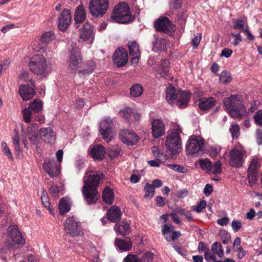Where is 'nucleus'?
<instances>
[{"label": "nucleus", "instance_id": "obj_7", "mask_svg": "<svg viewBox=\"0 0 262 262\" xmlns=\"http://www.w3.org/2000/svg\"><path fill=\"white\" fill-rule=\"evenodd\" d=\"M82 56L80 49L75 46L71 45L70 49V55L68 60V70L71 73H75L82 62Z\"/></svg>", "mask_w": 262, "mask_h": 262}, {"label": "nucleus", "instance_id": "obj_6", "mask_svg": "<svg viewBox=\"0 0 262 262\" xmlns=\"http://www.w3.org/2000/svg\"><path fill=\"white\" fill-rule=\"evenodd\" d=\"M166 147L172 156L178 154L181 149V139L180 134L177 132H171L166 137Z\"/></svg>", "mask_w": 262, "mask_h": 262}, {"label": "nucleus", "instance_id": "obj_11", "mask_svg": "<svg viewBox=\"0 0 262 262\" xmlns=\"http://www.w3.org/2000/svg\"><path fill=\"white\" fill-rule=\"evenodd\" d=\"M64 228L66 233L72 237L80 235L81 232L80 223L77 222L73 216L67 219L64 224Z\"/></svg>", "mask_w": 262, "mask_h": 262}, {"label": "nucleus", "instance_id": "obj_3", "mask_svg": "<svg viewBox=\"0 0 262 262\" xmlns=\"http://www.w3.org/2000/svg\"><path fill=\"white\" fill-rule=\"evenodd\" d=\"M204 144L205 141L200 136H191L186 144V152L193 157L200 156L204 152Z\"/></svg>", "mask_w": 262, "mask_h": 262}, {"label": "nucleus", "instance_id": "obj_26", "mask_svg": "<svg viewBox=\"0 0 262 262\" xmlns=\"http://www.w3.org/2000/svg\"><path fill=\"white\" fill-rule=\"evenodd\" d=\"M114 230L116 231L117 234H120L123 236H125L130 233L132 229L129 223L125 221H123L120 223L115 225Z\"/></svg>", "mask_w": 262, "mask_h": 262}, {"label": "nucleus", "instance_id": "obj_41", "mask_svg": "<svg viewBox=\"0 0 262 262\" xmlns=\"http://www.w3.org/2000/svg\"><path fill=\"white\" fill-rule=\"evenodd\" d=\"M128 48L130 55L134 56L135 54H140L139 46L136 41H129Z\"/></svg>", "mask_w": 262, "mask_h": 262}, {"label": "nucleus", "instance_id": "obj_42", "mask_svg": "<svg viewBox=\"0 0 262 262\" xmlns=\"http://www.w3.org/2000/svg\"><path fill=\"white\" fill-rule=\"evenodd\" d=\"M229 131L233 139L236 140L238 138L240 135V128L237 123L231 124Z\"/></svg>", "mask_w": 262, "mask_h": 262}, {"label": "nucleus", "instance_id": "obj_46", "mask_svg": "<svg viewBox=\"0 0 262 262\" xmlns=\"http://www.w3.org/2000/svg\"><path fill=\"white\" fill-rule=\"evenodd\" d=\"M135 17H111V21L120 24H127L133 22Z\"/></svg>", "mask_w": 262, "mask_h": 262}, {"label": "nucleus", "instance_id": "obj_5", "mask_svg": "<svg viewBox=\"0 0 262 262\" xmlns=\"http://www.w3.org/2000/svg\"><path fill=\"white\" fill-rule=\"evenodd\" d=\"M75 21V27L78 28L81 24H83L82 27L79 30V37L83 40H87L91 39L92 42L94 38V28L93 26L88 22H85V17H74Z\"/></svg>", "mask_w": 262, "mask_h": 262}, {"label": "nucleus", "instance_id": "obj_16", "mask_svg": "<svg viewBox=\"0 0 262 262\" xmlns=\"http://www.w3.org/2000/svg\"><path fill=\"white\" fill-rule=\"evenodd\" d=\"M229 165L232 167L239 168L244 163V154L239 150L233 148L229 152Z\"/></svg>", "mask_w": 262, "mask_h": 262}, {"label": "nucleus", "instance_id": "obj_57", "mask_svg": "<svg viewBox=\"0 0 262 262\" xmlns=\"http://www.w3.org/2000/svg\"><path fill=\"white\" fill-rule=\"evenodd\" d=\"M255 123L259 126H262V110L256 112L254 116Z\"/></svg>", "mask_w": 262, "mask_h": 262}, {"label": "nucleus", "instance_id": "obj_19", "mask_svg": "<svg viewBox=\"0 0 262 262\" xmlns=\"http://www.w3.org/2000/svg\"><path fill=\"white\" fill-rule=\"evenodd\" d=\"M40 138L45 142L54 144L56 141V134L53 129L50 127L41 128L39 130Z\"/></svg>", "mask_w": 262, "mask_h": 262}, {"label": "nucleus", "instance_id": "obj_22", "mask_svg": "<svg viewBox=\"0 0 262 262\" xmlns=\"http://www.w3.org/2000/svg\"><path fill=\"white\" fill-rule=\"evenodd\" d=\"M191 97L190 94L185 91H177V102L176 105L179 108H183L187 107Z\"/></svg>", "mask_w": 262, "mask_h": 262}, {"label": "nucleus", "instance_id": "obj_10", "mask_svg": "<svg viewBox=\"0 0 262 262\" xmlns=\"http://www.w3.org/2000/svg\"><path fill=\"white\" fill-rule=\"evenodd\" d=\"M104 175L101 172L97 171L94 173L93 171L85 172L83 180V186L91 188L98 189L101 180L103 178Z\"/></svg>", "mask_w": 262, "mask_h": 262}, {"label": "nucleus", "instance_id": "obj_64", "mask_svg": "<svg viewBox=\"0 0 262 262\" xmlns=\"http://www.w3.org/2000/svg\"><path fill=\"white\" fill-rule=\"evenodd\" d=\"M204 257L207 262H214L216 260V258L214 255V254H212L209 252H205Z\"/></svg>", "mask_w": 262, "mask_h": 262}, {"label": "nucleus", "instance_id": "obj_18", "mask_svg": "<svg viewBox=\"0 0 262 262\" xmlns=\"http://www.w3.org/2000/svg\"><path fill=\"white\" fill-rule=\"evenodd\" d=\"M113 123L110 118H107L102 121L99 125V131L103 139H107L112 134Z\"/></svg>", "mask_w": 262, "mask_h": 262}, {"label": "nucleus", "instance_id": "obj_60", "mask_svg": "<svg viewBox=\"0 0 262 262\" xmlns=\"http://www.w3.org/2000/svg\"><path fill=\"white\" fill-rule=\"evenodd\" d=\"M233 249L235 252L238 250L243 251V248L241 246V238L239 237H236L235 238L233 242Z\"/></svg>", "mask_w": 262, "mask_h": 262}, {"label": "nucleus", "instance_id": "obj_38", "mask_svg": "<svg viewBox=\"0 0 262 262\" xmlns=\"http://www.w3.org/2000/svg\"><path fill=\"white\" fill-rule=\"evenodd\" d=\"M246 23V20L245 18H240L239 19H233L232 20V28L235 30H240V32L243 31V29H245V25Z\"/></svg>", "mask_w": 262, "mask_h": 262}, {"label": "nucleus", "instance_id": "obj_62", "mask_svg": "<svg viewBox=\"0 0 262 262\" xmlns=\"http://www.w3.org/2000/svg\"><path fill=\"white\" fill-rule=\"evenodd\" d=\"M231 35L234 37V40L232 41V44L234 46H236L242 41V36L240 33H231Z\"/></svg>", "mask_w": 262, "mask_h": 262}, {"label": "nucleus", "instance_id": "obj_4", "mask_svg": "<svg viewBox=\"0 0 262 262\" xmlns=\"http://www.w3.org/2000/svg\"><path fill=\"white\" fill-rule=\"evenodd\" d=\"M30 70L37 75L46 76L48 65L47 61L43 56L41 55H35L31 59L29 63Z\"/></svg>", "mask_w": 262, "mask_h": 262}, {"label": "nucleus", "instance_id": "obj_12", "mask_svg": "<svg viewBox=\"0 0 262 262\" xmlns=\"http://www.w3.org/2000/svg\"><path fill=\"white\" fill-rule=\"evenodd\" d=\"M82 191L84 201L89 205L97 203L100 198L98 189L91 188L83 186Z\"/></svg>", "mask_w": 262, "mask_h": 262}, {"label": "nucleus", "instance_id": "obj_35", "mask_svg": "<svg viewBox=\"0 0 262 262\" xmlns=\"http://www.w3.org/2000/svg\"><path fill=\"white\" fill-rule=\"evenodd\" d=\"M177 92L175 88L172 84H170L166 92V100L169 102L174 100L177 98Z\"/></svg>", "mask_w": 262, "mask_h": 262}, {"label": "nucleus", "instance_id": "obj_17", "mask_svg": "<svg viewBox=\"0 0 262 262\" xmlns=\"http://www.w3.org/2000/svg\"><path fill=\"white\" fill-rule=\"evenodd\" d=\"M111 16H133L128 4L125 2H119L116 5Z\"/></svg>", "mask_w": 262, "mask_h": 262}, {"label": "nucleus", "instance_id": "obj_25", "mask_svg": "<svg viewBox=\"0 0 262 262\" xmlns=\"http://www.w3.org/2000/svg\"><path fill=\"white\" fill-rule=\"evenodd\" d=\"M122 213L120 208L116 206H112L107 211V219L112 222L117 223L121 219Z\"/></svg>", "mask_w": 262, "mask_h": 262}, {"label": "nucleus", "instance_id": "obj_15", "mask_svg": "<svg viewBox=\"0 0 262 262\" xmlns=\"http://www.w3.org/2000/svg\"><path fill=\"white\" fill-rule=\"evenodd\" d=\"M9 239L11 242L10 247L15 248L16 245L23 246L25 244V239L18 228L16 226L10 227Z\"/></svg>", "mask_w": 262, "mask_h": 262}, {"label": "nucleus", "instance_id": "obj_20", "mask_svg": "<svg viewBox=\"0 0 262 262\" xmlns=\"http://www.w3.org/2000/svg\"><path fill=\"white\" fill-rule=\"evenodd\" d=\"M165 125L160 119H154L151 123V134L154 138L162 136L165 132Z\"/></svg>", "mask_w": 262, "mask_h": 262}, {"label": "nucleus", "instance_id": "obj_44", "mask_svg": "<svg viewBox=\"0 0 262 262\" xmlns=\"http://www.w3.org/2000/svg\"><path fill=\"white\" fill-rule=\"evenodd\" d=\"M45 191H43V193L41 196V200L42 205L46 207L47 209H48L50 213L53 214V212L52 209L51 208V204L49 202V199L47 195V193H44Z\"/></svg>", "mask_w": 262, "mask_h": 262}, {"label": "nucleus", "instance_id": "obj_9", "mask_svg": "<svg viewBox=\"0 0 262 262\" xmlns=\"http://www.w3.org/2000/svg\"><path fill=\"white\" fill-rule=\"evenodd\" d=\"M108 7V0H91L89 10L93 16H102L107 11Z\"/></svg>", "mask_w": 262, "mask_h": 262}, {"label": "nucleus", "instance_id": "obj_51", "mask_svg": "<svg viewBox=\"0 0 262 262\" xmlns=\"http://www.w3.org/2000/svg\"><path fill=\"white\" fill-rule=\"evenodd\" d=\"M13 144L14 147L15 151L18 154L20 152V146L18 134L17 133L13 137Z\"/></svg>", "mask_w": 262, "mask_h": 262}, {"label": "nucleus", "instance_id": "obj_45", "mask_svg": "<svg viewBox=\"0 0 262 262\" xmlns=\"http://www.w3.org/2000/svg\"><path fill=\"white\" fill-rule=\"evenodd\" d=\"M211 171L213 174L217 175L222 172V164L220 160H218L212 164Z\"/></svg>", "mask_w": 262, "mask_h": 262}, {"label": "nucleus", "instance_id": "obj_24", "mask_svg": "<svg viewBox=\"0 0 262 262\" xmlns=\"http://www.w3.org/2000/svg\"><path fill=\"white\" fill-rule=\"evenodd\" d=\"M198 106L202 111H208L215 105L216 100L212 97H203L198 100Z\"/></svg>", "mask_w": 262, "mask_h": 262}, {"label": "nucleus", "instance_id": "obj_58", "mask_svg": "<svg viewBox=\"0 0 262 262\" xmlns=\"http://www.w3.org/2000/svg\"><path fill=\"white\" fill-rule=\"evenodd\" d=\"M154 255V254L152 252H147L142 256L141 259L142 261L151 262L153 260Z\"/></svg>", "mask_w": 262, "mask_h": 262}, {"label": "nucleus", "instance_id": "obj_55", "mask_svg": "<svg viewBox=\"0 0 262 262\" xmlns=\"http://www.w3.org/2000/svg\"><path fill=\"white\" fill-rule=\"evenodd\" d=\"M121 149L118 146L113 147L109 152V156L111 158H116L120 154Z\"/></svg>", "mask_w": 262, "mask_h": 262}, {"label": "nucleus", "instance_id": "obj_29", "mask_svg": "<svg viewBox=\"0 0 262 262\" xmlns=\"http://www.w3.org/2000/svg\"><path fill=\"white\" fill-rule=\"evenodd\" d=\"M115 245L119 250L123 251H129L132 248V243L130 240L127 241L120 238H116Z\"/></svg>", "mask_w": 262, "mask_h": 262}, {"label": "nucleus", "instance_id": "obj_30", "mask_svg": "<svg viewBox=\"0 0 262 262\" xmlns=\"http://www.w3.org/2000/svg\"><path fill=\"white\" fill-rule=\"evenodd\" d=\"M103 201L107 205H112L114 200L113 190L108 186H106L102 191Z\"/></svg>", "mask_w": 262, "mask_h": 262}, {"label": "nucleus", "instance_id": "obj_59", "mask_svg": "<svg viewBox=\"0 0 262 262\" xmlns=\"http://www.w3.org/2000/svg\"><path fill=\"white\" fill-rule=\"evenodd\" d=\"M50 194L53 196H57L59 193V188L57 184H52L49 189Z\"/></svg>", "mask_w": 262, "mask_h": 262}, {"label": "nucleus", "instance_id": "obj_36", "mask_svg": "<svg viewBox=\"0 0 262 262\" xmlns=\"http://www.w3.org/2000/svg\"><path fill=\"white\" fill-rule=\"evenodd\" d=\"M199 165L201 168L203 170H206L207 172L211 171V167H212V162L208 158L201 159L199 161Z\"/></svg>", "mask_w": 262, "mask_h": 262}, {"label": "nucleus", "instance_id": "obj_52", "mask_svg": "<svg viewBox=\"0 0 262 262\" xmlns=\"http://www.w3.org/2000/svg\"><path fill=\"white\" fill-rule=\"evenodd\" d=\"M19 77L20 79L24 81L25 82L30 81L31 85L33 86H35L34 80H33L32 78H29V74L27 72H22L20 75Z\"/></svg>", "mask_w": 262, "mask_h": 262}, {"label": "nucleus", "instance_id": "obj_1", "mask_svg": "<svg viewBox=\"0 0 262 262\" xmlns=\"http://www.w3.org/2000/svg\"><path fill=\"white\" fill-rule=\"evenodd\" d=\"M223 101L228 113L232 117L241 119L246 113V110L238 95H231L229 97L225 98Z\"/></svg>", "mask_w": 262, "mask_h": 262}, {"label": "nucleus", "instance_id": "obj_63", "mask_svg": "<svg viewBox=\"0 0 262 262\" xmlns=\"http://www.w3.org/2000/svg\"><path fill=\"white\" fill-rule=\"evenodd\" d=\"M257 174L258 172H248V179L249 183L252 184L256 183Z\"/></svg>", "mask_w": 262, "mask_h": 262}, {"label": "nucleus", "instance_id": "obj_53", "mask_svg": "<svg viewBox=\"0 0 262 262\" xmlns=\"http://www.w3.org/2000/svg\"><path fill=\"white\" fill-rule=\"evenodd\" d=\"M85 10L83 6L80 5L76 7L74 16H85Z\"/></svg>", "mask_w": 262, "mask_h": 262}, {"label": "nucleus", "instance_id": "obj_28", "mask_svg": "<svg viewBox=\"0 0 262 262\" xmlns=\"http://www.w3.org/2000/svg\"><path fill=\"white\" fill-rule=\"evenodd\" d=\"M155 40L152 43V50L155 52L164 51L166 49V40L161 37H158L157 35H154Z\"/></svg>", "mask_w": 262, "mask_h": 262}, {"label": "nucleus", "instance_id": "obj_21", "mask_svg": "<svg viewBox=\"0 0 262 262\" xmlns=\"http://www.w3.org/2000/svg\"><path fill=\"white\" fill-rule=\"evenodd\" d=\"M43 167L50 177L54 178L58 176L59 170L54 160H46L43 164Z\"/></svg>", "mask_w": 262, "mask_h": 262}, {"label": "nucleus", "instance_id": "obj_8", "mask_svg": "<svg viewBox=\"0 0 262 262\" xmlns=\"http://www.w3.org/2000/svg\"><path fill=\"white\" fill-rule=\"evenodd\" d=\"M156 30L168 34L170 36L174 35L176 26L169 20L168 17H159L154 22Z\"/></svg>", "mask_w": 262, "mask_h": 262}, {"label": "nucleus", "instance_id": "obj_48", "mask_svg": "<svg viewBox=\"0 0 262 262\" xmlns=\"http://www.w3.org/2000/svg\"><path fill=\"white\" fill-rule=\"evenodd\" d=\"M258 161L252 159L248 168L247 172H258Z\"/></svg>", "mask_w": 262, "mask_h": 262}, {"label": "nucleus", "instance_id": "obj_39", "mask_svg": "<svg viewBox=\"0 0 262 262\" xmlns=\"http://www.w3.org/2000/svg\"><path fill=\"white\" fill-rule=\"evenodd\" d=\"M130 95L134 97H138L143 93V88L141 84H134L130 89Z\"/></svg>", "mask_w": 262, "mask_h": 262}, {"label": "nucleus", "instance_id": "obj_50", "mask_svg": "<svg viewBox=\"0 0 262 262\" xmlns=\"http://www.w3.org/2000/svg\"><path fill=\"white\" fill-rule=\"evenodd\" d=\"M173 229L174 226L172 225L164 224L162 226V234L165 237L168 236L167 234H169Z\"/></svg>", "mask_w": 262, "mask_h": 262}, {"label": "nucleus", "instance_id": "obj_56", "mask_svg": "<svg viewBox=\"0 0 262 262\" xmlns=\"http://www.w3.org/2000/svg\"><path fill=\"white\" fill-rule=\"evenodd\" d=\"M168 167L170 169L181 173H185L187 169L183 166L177 164H168Z\"/></svg>", "mask_w": 262, "mask_h": 262}, {"label": "nucleus", "instance_id": "obj_37", "mask_svg": "<svg viewBox=\"0 0 262 262\" xmlns=\"http://www.w3.org/2000/svg\"><path fill=\"white\" fill-rule=\"evenodd\" d=\"M95 69L94 63L92 61H90L88 64V68L78 71V76L80 77H84L89 75L92 73Z\"/></svg>", "mask_w": 262, "mask_h": 262}, {"label": "nucleus", "instance_id": "obj_32", "mask_svg": "<svg viewBox=\"0 0 262 262\" xmlns=\"http://www.w3.org/2000/svg\"><path fill=\"white\" fill-rule=\"evenodd\" d=\"M71 207L69 204L68 200L64 198L60 199L58 204V209L60 212V214H64L70 210Z\"/></svg>", "mask_w": 262, "mask_h": 262}, {"label": "nucleus", "instance_id": "obj_43", "mask_svg": "<svg viewBox=\"0 0 262 262\" xmlns=\"http://www.w3.org/2000/svg\"><path fill=\"white\" fill-rule=\"evenodd\" d=\"M220 82L223 84H227L232 80L230 73L226 71H222L220 75Z\"/></svg>", "mask_w": 262, "mask_h": 262}, {"label": "nucleus", "instance_id": "obj_23", "mask_svg": "<svg viewBox=\"0 0 262 262\" xmlns=\"http://www.w3.org/2000/svg\"><path fill=\"white\" fill-rule=\"evenodd\" d=\"M34 86L31 87L28 84H21L19 86V93L23 100L27 101L35 94Z\"/></svg>", "mask_w": 262, "mask_h": 262}, {"label": "nucleus", "instance_id": "obj_61", "mask_svg": "<svg viewBox=\"0 0 262 262\" xmlns=\"http://www.w3.org/2000/svg\"><path fill=\"white\" fill-rule=\"evenodd\" d=\"M221 149L220 147H211L208 150L210 157L213 158L216 157L220 152Z\"/></svg>", "mask_w": 262, "mask_h": 262}, {"label": "nucleus", "instance_id": "obj_31", "mask_svg": "<svg viewBox=\"0 0 262 262\" xmlns=\"http://www.w3.org/2000/svg\"><path fill=\"white\" fill-rule=\"evenodd\" d=\"M55 36L53 31H48L43 33L40 36L39 41L42 46H46L51 41L55 39Z\"/></svg>", "mask_w": 262, "mask_h": 262}, {"label": "nucleus", "instance_id": "obj_54", "mask_svg": "<svg viewBox=\"0 0 262 262\" xmlns=\"http://www.w3.org/2000/svg\"><path fill=\"white\" fill-rule=\"evenodd\" d=\"M2 149L3 152L10 159H13L12 153L7 146V144L3 142L2 143Z\"/></svg>", "mask_w": 262, "mask_h": 262}, {"label": "nucleus", "instance_id": "obj_14", "mask_svg": "<svg viewBox=\"0 0 262 262\" xmlns=\"http://www.w3.org/2000/svg\"><path fill=\"white\" fill-rule=\"evenodd\" d=\"M119 137L122 142L127 146L134 145L139 141V136L133 130L125 129L120 130Z\"/></svg>", "mask_w": 262, "mask_h": 262}, {"label": "nucleus", "instance_id": "obj_34", "mask_svg": "<svg viewBox=\"0 0 262 262\" xmlns=\"http://www.w3.org/2000/svg\"><path fill=\"white\" fill-rule=\"evenodd\" d=\"M170 64L168 60H164L158 68V72L159 73L161 77H164L167 75L169 72V65Z\"/></svg>", "mask_w": 262, "mask_h": 262}, {"label": "nucleus", "instance_id": "obj_13", "mask_svg": "<svg viewBox=\"0 0 262 262\" xmlns=\"http://www.w3.org/2000/svg\"><path fill=\"white\" fill-rule=\"evenodd\" d=\"M112 60L118 68L124 67L128 61V53L123 48H118L114 52Z\"/></svg>", "mask_w": 262, "mask_h": 262}, {"label": "nucleus", "instance_id": "obj_40", "mask_svg": "<svg viewBox=\"0 0 262 262\" xmlns=\"http://www.w3.org/2000/svg\"><path fill=\"white\" fill-rule=\"evenodd\" d=\"M211 251L214 254L217 255L220 257H222L224 254V251L222 246L219 242L214 243L211 246Z\"/></svg>", "mask_w": 262, "mask_h": 262}, {"label": "nucleus", "instance_id": "obj_33", "mask_svg": "<svg viewBox=\"0 0 262 262\" xmlns=\"http://www.w3.org/2000/svg\"><path fill=\"white\" fill-rule=\"evenodd\" d=\"M72 17H59L58 28L62 31H65L69 27L72 21Z\"/></svg>", "mask_w": 262, "mask_h": 262}, {"label": "nucleus", "instance_id": "obj_27", "mask_svg": "<svg viewBox=\"0 0 262 262\" xmlns=\"http://www.w3.org/2000/svg\"><path fill=\"white\" fill-rule=\"evenodd\" d=\"M106 154L105 148L101 145L95 146L91 149V154L94 160H102Z\"/></svg>", "mask_w": 262, "mask_h": 262}, {"label": "nucleus", "instance_id": "obj_49", "mask_svg": "<svg viewBox=\"0 0 262 262\" xmlns=\"http://www.w3.org/2000/svg\"><path fill=\"white\" fill-rule=\"evenodd\" d=\"M124 262H142V259L137 255L133 254H128L124 259Z\"/></svg>", "mask_w": 262, "mask_h": 262}, {"label": "nucleus", "instance_id": "obj_2", "mask_svg": "<svg viewBox=\"0 0 262 262\" xmlns=\"http://www.w3.org/2000/svg\"><path fill=\"white\" fill-rule=\"evenodd\" d=\"M43 102L40 99H35L30 102L28 108L23 111L24 120L26 123L37 121L42 123L43 118L40 115L42 111Z\"/></svg>", "mask_w": 262, "mask_h": 262}, {"label": "nucleus", "instance_id": "obj_47", "mask_svg": "<svg viewBox=\"0 0 262 262\" xmlns=\"http://www.w3.org/2000/svg\"><path fill=\"white\" fill-rule=\"evenodd\" d=\"M145 191V197H152L155 192L154 186L150 184H146L144 186Z\"/></svg>", "mask_w": 262, "mask_h": 262}]
</instances>
